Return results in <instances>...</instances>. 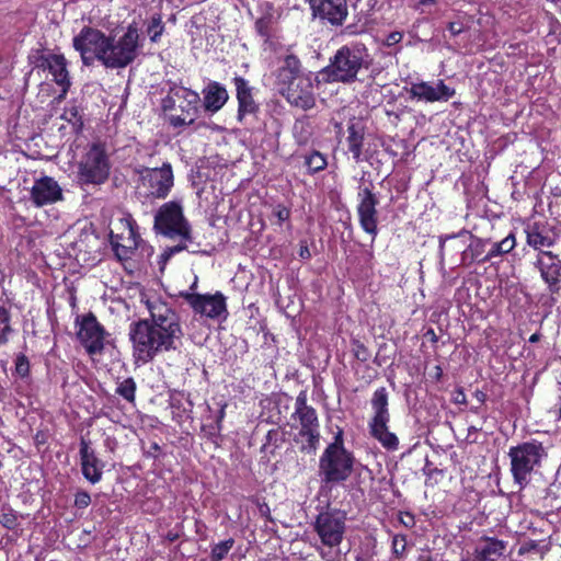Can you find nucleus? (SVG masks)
Returning a JSON list of instances; mask_svg holds the SVG:
<instances>
[{"instance_id":"nucleus-11","label":"nucleus","mask_w":561,"mask_h":561,"mask_svg":"<svg viewBox=\"0 0 561 561\" xmlns=\"http://www.w3.org/2000/svg\"><path fill=\"white\" fill-rule=\"evenodd\" d=\"M107 38L103 32L98 28L84 26L80 33L73 37V48L80 53L83 65L92 66L95 60L103 62Z\"/></svg>"},{"instance_id":"nucleus-49","label":"nucleus","mask_w":561,"mask_h":561,"mask_svg":"<svg viewBox=\"0 0 561 561\" xmlns=\"http://www.w3.org/2000/svg\"><path fill=\"white\" fill-rule=\"evenodd\" d=\"M402 38H403V34L401 32H397V31L396 32H391L387 36V38L385 41V44L387 46H393V45L400 43L402 41Z\"/></svg>"},{"instance_id":"nucleus-23","label":"nucleus","mask_w":561,"mask_h":561,"mask_svg":"<svg viewBox=\"0 0 561 561\" xmlns=\"http://www.w3.org/2000/svg\"><path fill=\"white\" fill-rule=\"evenodd\" d=\"M506 548V541L482 536L474 547L472 561H497L504 556Z\"/></svg>"},{"instance_id":"nucleus-41","label":"nucleus","mask_w":561,"mask_h":561,"mask_svg":"<svg viewBox=\"0 0 561 561\" xmlns=\"http://www.w3.org/2000/svg\"><path fill=\"white\" fill-rule=\"evenodd\" d=\"M0 524L9 530L15 529L19 526L16 513L12 508L2 507L0 513Z\"/></svg>"},{"instance_id":"nucleus-55","label":"nucleus","mask_w":561,"mask_h":561,"mask_svg":"<svg viewBox=\"0 0 561 561\" xmlns=\"http://www.w3.org/2000/svg\"><path fill=\"white\" fill-rule=\"evenodd\" d=\"M466 401H467V400H466V394H465V392L462 391V389H459V390L457 391V397L455 398V402H456V403L463 404V403H466Z\"/></svg>"},{"instance_id":"nucleus-18","label":"nucleus","mask_w":561,"mask_h":561,"mask_svg":"<svg viewBox=\"0 0 561 561\" xmlns=\"http://www.w3.org/2000/svg\"><path fill=\"white\" fill-rule=\"evenodd\" d=\"M359 203L357 214L363 230L373 237L377 236L378 211L376 209L379 201L370 188L364 187L358 192Z\"/></svg>"},{"instance_id":"nucleus-40","label":"nucleus","mask_w":561,"mask_h":561,"mask_svg":"<svg viewBox=\"0 0 561 561\" xmlns=\"http://www.w3.org/2000/svg\"><path fill=\"white\" fill-rule=\"evenodd\" d=\"M527 243L536 250H540L541 248H549L553 244L551 238L541 234L540 232H528L527 234Z\"/></svg>"},{"instance_id":"nucleus-53","label":"nucleus","mask_w":561,"mask_h":561,"mask_svg":"<svg viewBox=\"0 0 561 561\" xmlns=\"http://www.w3.org/2000/svg\"><path fill=\"white\" fill-rule=\"evenodd\" d=\"M179 253L178 249L174 247L167 248L164 252L161 254L162 261L167 262L170 260L174 254Z\"/></svg>"},{"instance_id":"nucleus-63","label":"nucleus","mask_w":561,"mask_h":561,"mask_svg":"<svg viewBox=\"0 0 561 561\" xmlns=\"http://www.w3.org/2000/svg\"><path fill=\"white\" fill-rule=\"evenodd\" d=\"M175 248L178 249L179 252H181L183 250H186L187 245L184 242H181L180 244H176Z\"/></svg>"},{"instance_id":"nucleus-17","label":"nucleus","mask_w":561,"mask_h":561,"mask_svg":"<svg viewBox=\"0 0 561 561\" xmlns=\"http://www.w3.org/2000/svg\"><path fill=\"white\" fill-rule=\"evenodd\" d=\"M534 266L539 271L540 277L550 294L559 293L561 283V260L559 256L551 251L540 250Z\"/></svg>"},{"instance_id":"nucleus-45","label":"nucleus","mask_w":561,"mask_h":561,"mask_svg":"<svg viewBox=\"0 0 561 561\" xmlns=\"http://www.w3.org/2000/svg\"><path fill=\"white\" fill-rule=\"evenodd\" d=\"M353 345V352L355 357L360 362H367L370 356L367 347L359 341H355Z\"/></svg>"},{"instance_id":"nucleus-24","label":"nucleus","mask_w":561,"mask_h":561,"mask_svg":"<svg viewBox=\"0 0 561 561\" xmlns=\"http://www.w3.org/2000/svg\"><path fill=\"white\" fill-rule=\"evenodd\" d=\"M365 138V126L360 119L352 118L347 123V148L355 162L362 161V149Z\"/></svg>"},{"instance_id":"nucleus-4","label":"nucleus","mask_w":561,"mask_h":561,"mask_svg":"<svg viewBox=\"0 0 561 561\" xmlns=\"http://www.w3.org/2000/svg\"><path fill=\"white\" fill-rule=\"evenodd\" d=\"M548 454L542 443L531 439L513 446L508 450L513 480L520 488L530 481V474L541 467Z\"/></svg>"},{"instance_id":"nucleus-54","label":"nucleus","mask_w":561,"mask_h":561,"mask_svg":"<svg viewBox=\"0 0 561 561\" xmlns=\"http://www.w3.org/2000/svg\"><path fill=\"white\" fill-rule=\"evenodd\" d=\"M256 28L262 36H266V22L264 20H259L256 22Z\"/></svg>"},{"instance_id":"nucleus-36","label":"nucleus","mask_w":561,"mask_h":561,"mask_svg":"<svg viewBox=\"0 0 561 561\" xmlns=\"http://www.w3.org/2000/svg\"><path fill=\"white\" fill-rule=\"evenodd\" d=\"M61 119H65L71 124L75 133L78 134L82 130L83 122L78 106L71 105L65 108L64 113L61 114Z\"/></svg>"},{"instance_id":"nucleus-58","label":"nucleus","mask_w":561,"mask_h":561,"mask_svg":"<svg viewBox=\"0 0 561 561\" xmlns=\"http://www.w3.org/2000/svg\"><path fill=\"white\" fill-rule=\"evenodd\" d=\"M482 431V426H476V425H471L468 427V437H470L473 433H478Z\"/></svg>"},{"instance_id":"nucleus-15","label":"nucleus","mask_w":561,"mask_h":561,"mask_svg":"<svg viewBox=\"0 0 561 561\" xmlns=\"http://www.w3.org/2000/svg\"><path fill=\"white\" fill-rule=\"evenodd\" d=\"M283 85H286V89H283V96H286L291 106L302 111L314 106L313 87L309 77H298L295 80L283 78Z\"/></svg>"},{"instance_id":"nucleus-30","label":"nucleus","mask_w":561,"mask_h":561,"mask_svg":"<svg viewBox=\"0 0 561 561\" xmlns=\"http://www.w3.org/2000/svg\"><path fill=\"white\" fill-rule=\"evenodd\" d=\"M179 100L188 101V103H193L195 96L193 95V91L183 87H172L170 88L165 98L161 101V108L163 112H170L175 110L176 103Z\"/></svg>"},{"instance_id":"nucleus-56","label":"nucleus","mask_w":561,"mask_h":561,"mask_svg":"<svg viewBox=\"0 0 561 561\" xmlns=\"http://www.w3.org/2000/svg\"><path fill=\"white\" fill-rule=\"evenodd\" d=\"M474 398L480 404H483L486 400V394L483 391L477 390L474 392Z\"/></svg>"},{"instance_id":"nucleus-27","label":"nucleus","mask_w":561,"mask_h":561,"mask_svg":"<svg viewBox=\"0 0 561 561\" xmlns=\"http://www.w3.org/2000/svg\"><path fill=\"white\" fill-rule=\"evenodd\" d=\"M551 550V542L548 539H526L520 542L518 556L526 557L529 561H542Z\"/></svg>"},{"instance_id":"nucleus-38","label":"nucleus","mask_w":561,"mask_h":561,"mask_svg":"<svg viewBox=\"0 0 561 561\" xmlns=\"http://www.w3.org/2000/svg\"><path fill=\"white\" fill-rule=\"evenodd\" d=\"M163 31H164V24L162 22L161 15L160 14L152 15L149 21L148 27H147V33L150 37V41L157 42L159 39V37L162 35Z\"/></svg>"},{"instance_id":"nucleus-13","label":"nucleus","mask_w":561,"mask_h":561,"mask_svg":"<svg viewBox=\"0 0 561 561\" xmlns=\"http://www.w3.org/2000/svg\"><path fill=\"white\" fill-rule=\"evenodd\" d=\"M123 231L115 233L111 230L110 242L119 261L131 259L138 248L140 236L137 232V225L133 218H123L119 221Z\"/></svg>"},{"instance_id":"nucleus-28","label":"nucleus","mask_w":561,"mask_h":561,"mask_svg":"<svg viewBox=\"0 0 561 561\" xmlns=\"http://www.w3.org/2000/svg\"><path fill=\"white\" fill-rule=\"evenodd\" d=\"M49 61V66H47L46 69H48L54 77V81L62 88V94H66L71 85L66 58L64 55H51Z\"/></svg>"},{"instance_id":"nucleus-64","label":"nucleus","mask_w":561,"mask_h":561,"mask_svg":"<svg viewBox=\"0 0 561 561\" xmlns=\"http://www.w3.org/2000/svg\"><path fill=\"white\" fill-rule=\"evenodd\" d=\"M178 534H173V533H169L167 538L170 540V541H175L178 539Z\"/></svg>"},{"instance_id":"nucleus-25","label":"nucleus","mask_w":561,"mask_h":561,"mask_svg":"<svg viewBox=\"0 0 561 561\" xmlns=\"http://www.w3.org/2000/svg\"><path fill=\"white\" fill-rule=\"evenodd\" d=\"M233 82L236 85L237 99L239 103L238 118L239 121H242L247 114H253L256 111V104L253 100L251 88L244 78L236 77Z\"/></svg>"},{"instance_id":"nucleus-26","label":"nucleus","mask_w":561,"mask_h":561,"mask_svg":"<svg viewBox=\"0 0 561 561\" xmlns=\"http://www.w3.org/2000/svg\"><path fill=\"white\" fill-rule=\"evenodd\" d=\"M203 94L205 110L213 113L219 111L229 98L226 88L215 81L203 90Z\"/></svg>"},{"instance_id":"nucleus-19","label":"nucleus","mask_w":561,"mask_h":561,"mask_svg":"<svg viewBox=\"0 0 561 561\" xmlns=\"http://www.w3.org/2000/svg\"><path fill=\"white\" fill-rule=\"evenodd\" d=\"M409 93L412 99L419 101L446 102L455 95L456 91L443 80H437L436 83L425 81L412 83Z\"/></svg>"},{"instance_id":"nucleus-10","label":"nucleus","mask_w":561,"mask_h":561,"mask_svg":"<svg viewBox=\"0 0 561 561\" xmlns=\"http://www.w3.org/2000/svg\"><path fill=\"white\" fill-rule=\"evenodd\" d=\"M110 160L101 144H93L78 165V181L81 184L99 185L110 175Z\"/></svg>"},{"instance_id":"nucleus-14","label":"nucleus","mask_w":561,"mask_h":561,"mask_svg":"<svg viewBox=\"0 0 561 561\" xmlns=\"http://www.w3.org/2000/svg\"><path fill=\"white\" fill-rule=\"evenodd\" d=\"M180 296L192 307L194 312L210 319H219L227 316L226 297L217 291L214 295L192 294L181 291Z\"/></svg>"},{"instance_id":"nucleus-35","label":"nucleus","mask_w":561,"mask_h":561,"mask_svg":"<svg viewBox=\"0 0 561 561\" xmlns=\"http://www.w3.org/2000/svg\"><path fill=\"white\" fill-rule=\"evenodd\" d=\"M51 55H46L43 48H33L28 53L27 61L34 68L46 70L49 66Z\"/></svg>"},{"instance_id":"nucleus-31","label":"nucleus","mask_w":561,"mask_h":561,"mask_svg":"<svg viewBox=\"0 0 561 561\" xmlns=\"http://www.w3.org/2000/svg\"><path fill=\"white\" fill-rule=\"evenodd\" d=\"M470 238L472 241L461 253V264L467 263V256H470V263H486L488 256L486 253L484 254V252L488 241L480 238H474L472 234H470Z\"/></svg>"},{"instance_id":"nucleus-21","label":"nucleus","mask_w":561,"mask_h":561,"mask_svg":"<svg viewBox=\"0 0 561 561\" xmlns=\"http://www.w3.org/2000/svg\"><path fill=\"white\" fill-rule=\"evenodd\" d=\"M31 199L37 207L53 204L62 199V190L53 178L43 176L34 182Z\"/></svg>"},{"instance_id":"nucleus-16","label":"nucleus","mask_w":561,"mask_h":561,"mask_svg":"<svg viewBox=\"0 0 561 561\" xmlns=\"http://www.w3.org/2000/svg\"><path fill=\"white\" fill-rule=\"evenodd\" d=\"M314 527L322 543L334 547L342 541L345 517L339 512H324L317 517Z\"/></svg>"},{"instance_id":"nucleus-33","label":"nucleus","mask_w":561,"mask_h":561,"mask_svg":"<svg viewBox=\"0 0 561 561\" xmlns=\"http://www.w3.org/2000/svg\"><path fill=\"white\" fill-rule=\"evenodd\" d=\"M11 325V312L3 305H0V345H5L13 333Z\"/></svg>"},{"instance_id":"nucleus-1","label":"nucleus","mask_w":561,"mask_h":561,"mask_svg":"<svg viewBox=\"0 0 561 561\" xmlns=\"http://www.w3.org/2000/svg\"><path fill=\"white\" fill-rule=\"evenodd\" d=\"M150 318L129 325V339L136 362L147 364L162 353L176 350L183 331L179 313L160 298L147 299Z\"/></svg>"},{"instance_id":"nucleus-59","label":"nucleus","mask_w":561,"mask_h":561,"mask_svg":"<svg viewBox=\"0 0 561 561\" xmlns=\"http://www.w3.org/2000/svg\"><path fill=\"white\" fill-rule=\"evenodd\" d=\"M220 431H217V425L216 426H211L209 432H208V437L214 439L215 437L218 436Z\"/></svg>"},{"instance_id":"nucleus-22","label":"nucleus","mask_w":561,"mask_h":561,"mask_svg":"<svg viewBox=\"0 0 561 561\" xmlns=\"http://www.w3.org/2000/svg\"><path fill=\"white\" fill-rule=\"evenodd\" d=\"M80 463L83 477L95 484L101 481L104 463L96 457L95 451L90 447V442L81 438Z\"/></svg>"},{"instance_id":"nucleus-52","label":"nucleus","mask_w":561,"mask_h":561,"mask_svg":"<svg viewBox=\"0 0 561 561\" xmlns=\"http://www.w3.org/2000/svg\"><path fill=\"white\" fill-rule=\"evenodd\" d=\"M503 255L502 251H500L499 243L495 242L492 244V248L486 253L488 262H490L494 256Z\"/></svg>"},{"instance_id":"nucleus-48","label":"nucleus","mask_w":561,"mask_h":561,"mask_svg":"<svg viewBox=\"0 0 561 561\" xmlns=\"http://www.w3.org/2000/svg\"><path fill=\"white\" fill-rule=\"evenodd\" d=\"M468 233H469L468 231L462 230L461 232H459L457 234L440 236L439 237V256L443 257V255H444V248H445V243L447 240L465 237Z\"/></svg>"},{"instance_id":"nucleus-50","label":"nucleus","mask_w":561,"mask_h":561,"mask_svg":"<svg viewBox=\"0 0 561 561\" xmlns=\"http://www.w3.org/2000/svg\"><path fill=\"white\" fill-rule=\"evenodd\" d=\"M298 255L301 260H309L311 257V253L306 241L300 242Z\"/></svg>"},{"instance_id":"nucleus-57","label":"nucleus","mask_w":561,"mask_h":561,"mask_svg":"<svg viewBox=\"0 0 561 561\" xmlns=\"http://www.w3.org/2000/svg\"><path fill=\"white\" fill-rule=\"evenodd\" d=\"M224 416H225V408L222 407L219 410V414H218L217 420H216L217 431L221 430V422H222Z\"/></svg>"},{"instance_id":"nucleus-8","label":"nucleus","mask_w":561,"mask_h":561,"mask_svg":"<svg viewBox=\"0 0 561 561\" xmlns=\"http://www.w3.org/2000/svg\"><path fill=\"white\" fill-rule=\"evenodd\" d=\"M138 174V193L151 199H164L169 196L173 185L174 175L172 165L164 162L160 168L139 167L136 169Z\"/></svg>"},{"instance_id":"nucleus-6","label":"nucleus","mask_w":561,"mask_h":561,"mask_svg":"<svg viewBox=\"0 0 561 561\" xmlns=\"http://www.w3.org/2000/svg\"><path fill=\"white\" fill-rule=\"evenodd\" d=\"M371 409L374 415L368 423L370 435L377 439L380 445L389 450L394 451L399 447L397 435L389 431L388 423L390 421L388 391L385 387L378 388L371 398Z\"/></svg>"},{"instance_id":"nucleus-62","label":"nucleus","mask_w":561,"mask_h":561,"mask_svg":"<svg viewBox=\"0 0 561 561\" xmlns=\"http://www.w3.org/2000/svg\"><path fill=\"white\" fill-rule=\"evenodd\" d=\"M435 370H436L435 371V377H436V379H439L442 377V375H443V370H442V368L439 366H436Z\"/></svg>"},{"instance_id":"nucleus-7","label":"nucleus","mask_w":561,"mask_h":561,"mask_svg":"<svg viewBox=\"0 0 561 561\" xmlns=\"http://www.w3.org/2000/svg\"><path fill=\"white\" fill-rule=\"evenodd\" d=\"M153 229L157 233L168 238L180 237L182 241L192 242V229L184 217L180 202L164 203L154 215Z\"/></svg>"},{"instance_id":"nucleus-47","label":"nucleus","mask_w":561,"mask_h":561,"mask_svg":"<svg viewBox=\"0 0 561 561\" xmlns=\"http://www.w3.org/2000/svg\"><path fill=\"white\" fill-rule=\"evenodd\" d=\"M497 243L500 251H502L503 254L510 253L516 245L515 237L513 233L508 234L506 238H504L502 241Z\"/></svg>"},{"instance_id":"nucleus-2","label":"nucleus","mask_w":561,"mask_h":561,"mask_svg":"<svg viewBox=\"0 0 561 561\" xmlns=\"http://www.w3.org/2000/svg\"><path fill=\"white\" fill-rule=\"evenodd\" d=\"M295 412L290 422L283 428V435H288L294 443L306 453H313L319 443V423L314 409L306 404V396L300 393L295 402Z\"/></svg>"},{"instance_id":"nucleus-32","label":"nucleus","mask_w":561,"mask_h":561,"mask_svg":"<svg viewBox=\"0 0 561 561\" xmlns=\"http://www.w3.org/2000/svg\"><path fill=\"white\" fill-rule=\"evenodd\" d=\"M298 77H308L302 71L301 62L299 58L287 50L283 58V78L285 80H295Z\"/></svg>"},{"instance_id":"nucleus-39","label":"nucleus","mask_w":561,"mask_h":561,"mask_svg":"<svg viewBox=\"0 0 561 561\" xmlns=\"http://www.w3.org/2000/svg\"><path fill=\"white\" fill-rule=\"evenodd\" d=\"M233 543L234 540L232 538H229L215 545L210 553L211 561H221L222 559H225L230 549L233 547Z\"/></svg>"},{"instance_id":"nucleus-29","label":"nucleus","mask_w":561,"mask_h":561,"mask_svg":"<svg viewBox=\"0 0 561 561\" xmlns=\"http://www.w3.org/2000/svg\"><path fill=\"white\" fill-rule=\"evenodd\" d=\"M193 95L195 96V100L192 103V105H188L190 104L188 101H183V100L178 101V102H180L179 107L184 115L183 116L170 115L168 121L171 126L176 128V127H181L184 125H191L195 122V117L197 114V104L199 102V95L195 91H193Z\"/></svg>"},{"instance_id":"nucleus-5","label":"nucleus","mask_w":561,"mask_h":561,"mask_svg":"<svg viewBox=\"0 0 561 561\" xmlns=\"http://www.w3.org/2000/svg\"><path fill=\"white\" fill-rule=\"evenodd\" d=\"M342 436L340 430L320 458L319 468L325 482L345 481L353 471L354 457L344 448Z\"/></svg>"},{"instance_id":"nucleus-9","label":"nucleus","mask_w":561,"mask_h":561,"mask_svg":"<svg viewBox=\"0 0 561 561\" xmlns=\"http://www.w3.org/2000/svg\"><path fill=\"white\" fill-rule=\"evenodd\" d=\"M138 30L129 25L127 31L117 41L111 36L107 38V48L102 65L111 69L125 68L138 56L139 45Z\"/></svg>"},{"instance_id":"nucleus-37","label":"nucleus","mask_w":561,"mask_h":561,"mask_svg":"<svg viewBox=\"0 0 561 561\" xmlns=\"http://www.w3.org/2000/svg\"><path fill=\"white\" fill-rule=\"evenodd\" d=\"M116 392L128 402L135 400L136 382L133 378H126L117 386Z\"/></svg>"},{"instance_id":"nucleus-44","label":"nucleus","mask_w":561,"mask_h":561,"mask_svg":"<svg viewBox=\"0 0 561 561\" xmlns=\"http://www.w3.org/2000/svg\"><path fill=\"white\" fill-rule=\"evenodd\" d=\"M15 371L19 376L25 377L30 373V363L25 355L20 354L15 360Z\"/></svg>"},{"instance_id":"nucleus-46","label":"nucleus","mask_w":561,"mask_h":561,"mask_svg":"<svg viewBox=\"0 0 561 561\" xmlns=\"http://www.w3.org/2000/svg\"><path fill=\"white\" fill-rule=\"evenodd\" d=\"M91 503V496L87 491H79L75 497V506L78 508H85Z\"/></svg>"},{"instance_id":"nucleus-42","label":"nucleus","mask_w":561,"mask_h":561,"mask_svg":"<svg viewBox=\"0 0 561 561\" xmlns=\"http://www.w3.org/2000/svg\"><path fill=\"white\" fill-rule=\"evenodd\" d=\"M392 552L396 557L401 558L407 549V538L404 535H394L391 543Z\"/></svg>"},{"instance_id":"nucleus-60","label":"nucleus","mask_w":561,"mask_h":561,"mask_svg":"<svg viewBox=\"0 0 561 561\" xmlns=\"http://www.w3.org/2000/svg\"><path fill=\"white\" fill-rule=\"evenodd\" d=\"M435 3H436V0H420L421 5H432Z\"/></svg>"},{"instance_id":"nucleus-20","label":"nucleus","mask_w":561,"mask_h":561,"mask_svg":"<svg viewBox=\"0 0 561 561\" xmlns=\"http://www.w3.org/2000/svg\"><path fill=\"white\" fill-rule=\"evenodd\" d=\"M313 16L328 20L331 24H342L347 15L345 0H308Z\"/></svg>"},{"instance_id":"nucleus-12","label":"nucleus","mask_w":561,"mask_h":561,"mask_svg":"<svg viewBox=\"0 0 561 561\" xmlns=\"http://www.w3.org/2000/svg\"><path fill=\"white\" fill-rule=\"evenodd\" d=\"M76 322L79 324L78 339L85 351L90 355L101 354L105 346L107 333L96 317L89 312L81 318L77 317Z\"/></svg>"},{"instance_id":"nucleus-3","label":"nucleus","mask_w":561,"mask_h":561,"mask_svg":"<svg viewBox=\"0 0 561 561\" xmlns=\"http://www.w3.org/2000/svg\"><path fill=\"white\" fill-rule=\"evenodd\" d=\"M368 57L363 45L342 46L320 73L329 82L352 83L362 68L369 67Z\"/></svg>"},{"instance_id":"nucleus-34","label":"nucleus","mask_w":561,"mask_h":561,"mask_svg":"<svg viewBox=\"0 0 561 561\" xmlns=\"http://www.w3.org/2000/svg\"><path fill=\"white\" fill-rule=\"evenodd\" d=\"M304 165L308 173L314 174L325 169L328 165L325 157L319 151H312L304 157Z\"/></svg>"},{"instance_id":"nucleus-43","label":"nucleus","mask_w":561,"mask_h":561,"mask_svg":"<svg viewBox=\"0 0 561 561\" xmlns=\"http://www.w3.org/2000/svg\"><path fill=\"white\" fill-rule=\"evenodd\" d=\"M278 433L275 430L268 431L266 435V443L262 447V453L267 454H274L275 449L277 448L276 442H277Z\"/></svg>"},{"instance_id":"nucleus-51","label":"nucleus","mask_w":561,"mask_h":561,"mask_svg":"<svg viewBox=\"0 0 561 561\" xmlns=\"http://www.w3.org/2000/svg\"><path fill=\"white\" fill-rule=\"evenodd\" d=\"M448 31L453 36H457L463 32V25L458 22H450L448 23Z\"/></svg>"},{"instance_id":"nucleus-61","label":"nucleus","mask_w":561,"mask_h":561,"mask_svg":"<svg viewBox=\"0 0 561 561\" xmlns=\"http://www.w3.org/2000/svg\"><path fill=\"white\" fill-rule=\"evenodd\" d=\"M540 339V335L538 333H534L530 337H529V342L530 343H535V342H538Z\"/></svg>"}]
</instances>
